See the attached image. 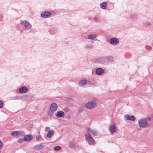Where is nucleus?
I'll return each instance as SVG.
<instances>
[{"label": "nucleus", "instance_id": "39", "mask_svg": "<svg viewBox=\"0 0 153 153\" xmlns=\"http://www.w3.org/2000/svg\"><path fill=\"white\" fill-rule=\"evenodd\" d=\"M152 117L153 118V114L152 115Z\"/></svg>", "mask_w": 153, "mask_h": 153}, {"label": "nucleus", "instance_id": "5", "mask_svg": "<svg viewBox=\"0 0 153 153\" xmlns=\"http://www.w3.org/2000/svg\"><path fill=\"white\" fill-rule=\"evenodd\" d=\"M110 44L113 45H116L118 44L119 42V41L118 39L115 37L111 38L109 40Z\"/></svg>", "mask_w": 153, "mask_h": 153}, {"label": "nucleus", "instance_id": "29", "mask_svg": "<svg viewBox=\"0 0 153 153\" xmlns=\"http://www.w3.org/2000/svg\"><path fill=\"white\" fill-rule=\"evenodd\" d=\"M42 138V136L40 135H37L36 137V139L37 140H40Z\"/></svg>", "mask_w": 153, "mask_h": 153}, {"label": "nucleus", "instance_id": "18", "mask_svg": "<svg viewBox=\"0 0 153 153\" xmlns=\"http://www.w3.org/2000/svg\"><path fill=\"white\" fill-rule=\"evenodd\" d=\"M54 134V130L49 131L47 134V137H51Z\"/></svg>", "mask_w": 153, "mask_h": 153}, {"label": "nucleus", "instance_id": "40", "mask_svg": "<svg viewBox=\"0 0 153 153\" xmlns=\"http://www.w3.org/2000/svg\"><path fill=\"white\" fill-rule=\"evenodd\" d=\"M0 153H1V151H0Z\"/></svg>", "mask_w": 153, "mask_h": 153}, {"label": "nucleus", "instance_id": "27", "mask_svg": "<svg viewBox=\"0 0 153 153\" xmlns=\"http://www.w3.org/2000/svg\"><path fill=\"white\" fill-rule=\"evenodd\" d=\"M74 146L75 143L74 142H72L70 143L69 144V146L70 147L73 148Z\"/></svg>", "mask_w": 153, "mask_h": 153}, {"label": "nucleus", "instance_id": "13", "mask_svg": "<svg viewBox=\"0 0 153 153\" xmlns=\"http://www.w3.org/2000/svg\"><path fill=\"white\" fill-rule=\"evenodd\" d=\"M45 147V145L43 144H37L34 146L35 149H36L40 150L43 149Z\"/></svg>", "mask_w": 153, "mask_h": 153}, {"label": "nucleus", "instance_id": "7", "mask_svg": "<svg viewBox=\"0 0 153 153\" xmlns=\"http://www.w3.org/2000/svg\"><path fill=\"white\" fill-rule=\"evenodd\" d=\"M116 129L117 128L115 125H111L109 128V130L111 134L112 135L115 132Z\"/></svg>", "mask_w": 153, "mask_h": 153}, {"label": "nucleus", "instance_id": "26", "mask_svg": "<svg viewBox=\"0 0 153 153\" xmlns=\"http://www.w3.org/2000/svg\"><path fill=\"white\" fill-rule=\"evenodd\" d=\"M91 133L94 135L95 136H97L98 135V133L97 132L94 130H92V131L91 132Z\"/></svg>", "mask_w": 153, "mask_h": 153}, {"label": "nucleus", "instance_id": "31", "mask_svg": "<svg viewBox=\"0 0 153 153\" xmlns=\"http://www.w3.org/2000/svg\"><path fill=\"white\" fill-rule=\"evenodd\" d=\"M53 111H49L48 113V115L52 116L53 114Z\"/></svg>", "mask_w": 153, "mask_h": 153}, {"label": "nucleus", "instance_id": "23", "mask_svg": "<svg viewBox=\"0 0 153 153\" xmlns=\"http://www.w3.org/2000/svg\"><path fill=\"white\" fill-rule=\"evenodd\" d=\"M61 147L59 146H56L54 148V150L56 151H59L61 150Z\"/></svg>", "mask_w": 153, "mask_h": 153}, {"label": "nucleus", "instance_id": "20", "mask_svg": "<svg viewBox=\"0 0 153 153\" xmlns=\"http://www.w3.org/2000/svg\"><path fill=\"white\" fill-rule=\"evenodd\" d=\"M87 81L86 80L83 79L81 80L79 82V84L81 85H84L86 84Z\"/></svg>", "mask_w": 153, "mask_h": 153}, {"label": "nucleus", "instance_id": "38", "mask_svg": "<svg viewBox=\"0 0 153 153\" xmlns=\"http://www.w3.org/2000/svg\"><path fill=\"white\" fill-rule=\"evenodd\" d=\"M87 130L88 131L90 132L91 133L92 131V130H91L89 128H88Z\"/></svg>", "mask_w": 153, "mask_h": 153}, {"label": "nucleus", "instance_id": "24", "mask_svg": "<svg viewBox=\"0 0 153 153\" xmlns=\"http://www.w3.org/2000/svg\"><path fill=\"white\" fill-rule=\"evenodd\" d=\"M131 18L133 20L135 21L137 19V17L136 16L135 14H133L131 15Z\"/></svg>", "mask_w": 153, "mask_h": 153}, {"label": "nucleus", "instance_id": "4", "mask_svg": "<svg viewBox=\"0 0 153 153\" xmlns=\"http://www.w3.org/2000/svg\"><path fill=\"white\" fill-rule=\"evenodd\" d=\"M20 23L24 25L27 30H30L32 27V25L28 21L26 20L23 21L21 20Z\"/></svg>", "mask_w": 153, "mask_h": 153}, {"label": "nucleus", "instance_id": "3", "mask_svg": "<svg viewBox=\"0 0 153 153\" xmlns=\"http://www.w3.org/2000/svg\"><path fill=\"white\" fill-rule=\"evenodd\" d=\"M85 139L90 144H93L94 143V140L89 133H87L85 135Z\"/></svg>", "mask_w": 153, "mask_h": 153}, {"label": "nucleus", "instance_id": "28", "mask_svg": "<svg viewBox=\"0 0 153 153\" xmlns=\"http://www.w3.org/2000/svg\"><path fill=\"white\" fill-rule=\"evenodd\" d=\"M97 62L99 63H102L103 61V58H98L97 59Z\"/></svg>", "mask_w": 153, "mask_h": 153}, {"label": "nucleus", "instance_id": "1", "mask_svg": "<svg viewBox=\"0 0 153 153\" xmlns=\"http://www.w3.org/2000/svg\"><path fill=\"white\" fill-rule=\"evenodd\" d=\"M152 119L151 118L149 117L148 118L147 117L144 119H142L139 121V126L141 128H146L149 125L147 120H150Z\"/></svg>", "mask_w": 153, "mask_h": 153}, {"label": "nucleus", "instance_id": "17", "mask_svg": "<svg viewBox=\"0 0 153 153\" xmlns=\"http://www.w3.org/2000/svg\"><path fill=\"white\" fill-rule=\"evenodd\" d=\"M107 3L106 2H104L100 4V7L103 10H105L107 8Z\"/></svg>", "mask_w": 153, "mask_h": 153}, {"label": "nucleus", "instance_id": "22", "mask_svg": "<svg viewBox=\"0 0 153 153\" xmlns=\"http://www.w3.org/2000/svg\"><path fill=\"white\" fill-rule=\"evenodd\" d=\"M144 25V26L146 27H148L151 26H152L151 23L148 22H145Z\"/></svg>", "mask_w": 153, "mask_h": 153}, {"label": "nucleus", "instance_id": "35", "mask_svg": "<svg viewBox=\"0 0 153 153\" xmlns=\"http://www.w3.org/2000/svg\"><path fill=\"white\" fill-rule=\"evenodd\" d=\"M23 141H24L23 139H22L20 138V139H19L18 140V143H22Z\"/></svg>", "mask_w": 153, "mask_h": 153}, {"label": "nucleus", "instance_id": "10", "mask_svg": "<svg viewBox=\"0 0 153 153\" xmlns=\"http://www.w3.org/2000/svg\"><path fill=\"white\" fill-rule=\"evenodd\" d=\"M33 138V136L31 135L27 134L24 136L23 140L26 142H29L32 140Z\"/></svg>", "mask_w": 153, "mask_h": 153}, {"label": "nucleus", "instance_id": "15", "mask_svg": "<svg viewBox=\"0 0 153 153\" xmlns=\"http://www.w3.org/2000/svg\"><path fill=\"white\" fill-rule=\"evenodd\" d=\"M28 96H14L11 98V100H20L23 98H26Z\"/></svg>", "mask_w": 153, "mask_h": 153}, {"label": "nucleus", "instance_id": "21", "mask_svg": "<svg viewBox=\"0 0 153 153\" xmlns=\"http://www.w3.org/2000/svg\"><path fill=\"white\" fill-rule=\"evenodd\" d=\"M93 47L92 45L90 44H87L85 46V48L88 49H90L93 48Z\"/></svg>", "mask_w": 153, "mask_h": 153}, {"label": "nucleus", "instance_id": "30", "mask_svg": "<svg viewBox=\"0 0 153 153\" xmlns=\"http://www.w3.org/2000/svg\"><path fill=\"white\" fill-rule=\"evenodd\" d=\"M25 132L23 131H19V135H20L21 136H23L25 135Z\"/></svg>", "mask_w": 153, "mask_h": 153}, {"label": "nucleus", "instance_id": "32", "mask_svg": "<svg viewBox=\"0 0 153 153\" xmlns=\"http://www.w3.org/2000/svg\"><path fill=\"white\" fill-rule=\"evenodd\" d=\"M3 103L2 101L0 100V108H2L3 107Z\"/></svg>", "mask_w": 153, "mask_h": 153}, {"label": "nucleus", "instance_id": "16", "mask_svg": "<svg viewBox=\"0 0 153 153\" xmlns=\"http://www.w3.org/2000/svg\"><path fill=\"white\" fill-rule=\"evenodd\" d=\"M64 115L65 114L63 112L60 111L57 112L56 116L58 117H63Z\"/></svg>", "mask_w": 153, "mask_h": 153}, {"label": "nucleus", "instance_id": "37", "mask_svg": "<svg viewBox=\"0 0 153 153\" xmlns=\"http://www.w3.org/2000/svg\"><path fill=\"white\" fill-rule=\"evenodd\" d=\"M64 110L65 112H68L69 111V109L67 108H64Z\"/></svg>", "mask_w": 153, "mask_h": 153}, {"label": "nucleus", "instance_id": "14", "mask_svg": "<svg viewBox=\"0 0 153 153\" xmlns=\"http://www.w3.org/2000/svg\"><path fill=\"white\" fill-rule=\"evenodd\" d=\"M98 36V35L95 34H90L88 36V39L94 40Z\"/></svg>", "mask_w": 153, "mask_h": 153}, {"label": "nucleus", "instance_id": "8", "mask_svg": "<svg viewBox=\"0 0 153 153\" xmlns=\"http://www.w3.org/2000/svg\"><path fill=\"white\" fill-rule=\"evenodd\" d=\"M57 105L55 103H53L50 106V110L52 111L55 112L57 110Z\"/></svg>", "mask_w": 153, "mask_h": 153}, {"label": "nucleus", "instance_id": "6", "mask_svg": "<svg viewBox=\"0 0 153 153\" xmlns=\"http://www.w3.org/2000/svg\"><path fill=\"white\" fill-rule=\"evenodd\" d=\"M52 13L49 11H44L42 12L41 16L44 18H47L51 16Z\"/></svg>", "mask_w": 153, "mask_h": 153}, {"label": "nucleus", "instance_id": "2", "mask_svg": "<svg viewBox=\"0 0 153 153\" xmlns=\"http://www.w3.org/2000/svg\"><path fill=\"white\" fill-rule=\"evenodd\" d=\"M97 105V103L95 102L91 101L86 104L85 106L87 109H91L94 108Z\"/></svg>", "mask_w": 153, "mask_h": 153}, {"label": "nucleus", "instance_id": "34", "mask_svg": "<svg viewBox=\"0 0 153 153\" xmlns=\"http://www.w3.org/2000/svg\"><path fill=\"white\" fill-rule=\"evenodd\" d=\"M50 129V128L49 127H47L45 128V131L46 132L49 131Z\"/></svg>", "mask_w": 153, "mask_h": 153}, {"label": "nucleus", "instance_id": "11", "mask_svg": "<svg viewBox=\"0 0 153 153\" xmlns=\"http://www.w3.org/2000/svg\"><path fill=\"white\" fill-rule=\"evenodd\" d=\"M28 88L25 86H22L20 87L19 89L18 93H25L27 92Z\"/></svg>", "mask_w": 153, "mask_h": 153}, {"label": "nucleus", "instance_id": "36", "mask_svg": "<svg viewBox=\"0 0 153 153\" xmlns=\"http://www.w3.org/2000/svg\"><path fill=\"white\" fill-rule=\"evenodd\" d=\"M3 146V143L1 140H0V149L2 148Z\"/></svg>", "mask_w": 153, "mask_h": 153}, {"label": "nucleus", "instance_id": "12", "mask_svg": "<svg viewBox=\"0 0 153 153\" xmlns=\"http://www.w3.org/2000/svg\"><path fill=\"white\" fill-rule=\"evenodd\" d=\"M124 118L126 120H131L132 121L135 120L136 118L134 116H130L129 114H126L124 116Z\"/></svg>", "mask_w": 153, "mask_h": 153}, {"label": "nucleus", "instance_id": "9", "mask_svg": "<svg viewBox=\"0 0 153 153\" xmlns=\"http://www.w3.org/2000/svg\"><path fill=\"white\" fill-rule=\"evenodd\" d=\"M105 71L101 68H98L95 71V73L97 75H101L103 74Z\"/></svg>", "mask_w": 153, "mask_h": 153}, {"label": "nucleus", "instance_id": "25", "mask_svg": "<svg viewBox=\"0 0 153 153\" xmlns=\"http://www.w3.org/2000/svg\"><path fill=\"white\" fill-rule=\"evenodd\" d=\"M108 60L111 62H114L113 58L112 56H110L108 58Z\"/></svg>", "mask_w": 153, "mask_h": 153}, {"label": "nucleus", "instance_id": "33", "mask_svg": "<svg viewBox=\"0 0 153 153\" xmlns=\"http://www.w3.org/2000/svg\"><path fill=\"white\" fill-rule=\"evenodd\" d=\"M94 20L96 22H98L99 21V19L97 17H95L94 18Z\"/></svg>", "mask_w": 153, "mask_h": 153}, {"label": "nucleus", "instance_id": "19", "mask_svg": "<svg viewBox=\"0 0 153 153\" xmlns=\"http://www.w3.org/2000/svg\"><path fill=\"white\" fill-rule=\"evenodd\" d=\"M11 135L13 137H16L19 136V131H12L10 133Z\"/></svg>", "mask_w": 153, "mask_h": 153}]
</instances>
